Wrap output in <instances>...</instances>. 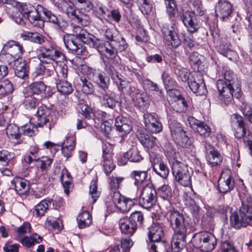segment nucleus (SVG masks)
Segmentation results:
<instances>
[{"mask_svg":"<svg viewBox=\"0 0 252 252\" xmlns=\"http://www.w3.org/2000/svg\"><path fill=\"white\" fill-rule=\"evenodd\" d=\"M176 93L177 95L175 97L174 101L172 102V107L176 112L182 113L186 110L188 106L187 103L178 91H173V94H176Z\"/></svg>","mask_w":252,"mask_h":252,"instance_id":"2f4dec72","label":"nucleus"},{"mask_svg":"<svg viewBox=\"0 0 252 252\" xmlns=\"http://www.w3.org/2000/svg\"><path fill=\"white\" fill-rule=\"evenodd\" d=\"M239 196L242 205L239 210L232 213L230 217V224L236 229L252 226V197L245 190H242Z\"/></svg>","mask_w":252,"mask_h":252,"instance_id":"f03ea898","label":"nucleus"},{"mask_svg":"<svg viewBox=\"0 0 252 252\" xmlns=\"http://www.w3.org/2000/svg\"><path fill=\"white\" fill-rule=\"evenodd\" d=\"M115 126L119 135L122 138L121 142H122L125 137L132 130L131 122L126 117L118 116L115 119Z\"/></svg>","mask_w":252,"mask_h":252,"instance_id":"6ab92c4d","label":"nucleus"},{"mask_svg":"<svg viewBox=\"0 0 252 252\" xmlns=\"http://www.w3.org/2000/svg\"><path fill=\"white\" fill-rule=\"evenodd\" d=\"M92 80L96 83L98 86L102 89L105 92L108 89L109 85V78L104 73H102L98 70L94 76H93Z\"/></svg>","mask_w":252,"mask_h":252,"instance_id":"f704fd0d","label":"nucleus"},{"mask_svg":"<svg viewBox=\"0 0 252 252\" xmlns=\"http://www.w3.org/2000/svg\"><path fill=\"white\" fill-rule=\"evenodd\" d=\"M26 98L24 103L27 109H35L38 105L40 98L32 95L31 96H25Z\"/></svg>","mask_w":252,"mask_h":252,"instance_id":"bf43d9fd","label":"nucleus"},{"mask_svg":"<svg viewBox=\"0 0 252 252\" xmlns=\"http://www.w3.org/2000/svg\"><path fill=\"white\" fill-rule=\"evenodd\" d=\"M133 244L132 241L129 237L123 238L121 240L122 252H120L119 246H116L109 252H128L132 246Z\"/></svg>","mask_w":252,"mask_h":252,"instance_id":"de8ad7c7","label":"nucleus"},{"mask_svg":"<svg viewBox=\"0 0 252 252\" xmlns=\"http://www.w3.org/2000/svg\"><path fill=\"white\" fill-rule=\"evenodd\" d=\"M129 94L131 96L135 107L142 111L146 110L149 105V101L147 95L135 87H130Z\"/></svg>","mask_w":252,"mask_h":252,"instance_id":"2eb2a0df","label":"nucleus"},{"mask_svg":"<svg viewBox=\"0 0 252 252\" xmlns=\"http://www.w3.org/2000/svg\"><path fill=\"white\" fill-rule=\"evenodd\" d=\"M39 51L40 53L38 57L41 62H51L57 65L59 63H62L65 60L64 55L53 47H41Z\"/></svg>","mask_w":252,"mask_h":252,"instance_id":"9b49d317","label":"nucleus"},{"mask_svg":"<svg viewBox=\"0 0 252 252\" xmlns=\"http://www.w3.org/2000/svg\"><path fill=\"white\" fill-rule=\"evenodd\" d=\"M47 86L42 81H35L31 83L29 86L24 90V96L36 95L41 99L45 94Z\"/></svg>","mask_w":252,"mask_h":252,"instance_id":"f3484780","label":"nucleus"},{"mask_svg":"<svg viewBox=\"0 0 252 252\" xmlns=\"http://www.w3.org/2000/svg\"><path fill=\"white\" fill-rule=\"evenodd\" d=\"M191 242L195 248L205 252L213 251L217 244V239L215 236L207 231L195 233Z\"/></svg>","mask_w":252,"mask_h":252,"instance_id":"423d86ee","label":"nucleus"},{"mask_svg":"<svg viewBox=\"0 0 252 252\" xmlns=\"http://www.w3.org/2000/svg\"><path fill=\"white\" fill-rule=\"evenodd\" d=\"M153 171L163 179H166L169 173V169L167 165L163 161H160L158 158H155L152 161Z\"/></svg>","mask_w":252,"mask_h":252,"instance_id":"bb28decb","label":"nucleus"},{"mask_svg":"<svg viewBox=\"0 0 252 252\" xmlns=\"http://www.w3.org/2000/svg\"><path fill=\"white\" fill-rule=\"evenodd\" d=\"M205 148L207 161L212 166L220 164L222 161V157L219 152L209 144H205Z\"/></svg>","mask_w":252,"mask_h":252,"instance_id":"b1692460","label":"nucleus"},{"mask_svg":"<svg viewBox=\"0 0 252 252\" xmlns=\"http://www.w3.org/2000/svg\"><path fill=\"white\" fill-rule=\"evenodd\" d=\"M111 45L112 42H105L96 37L91 47L95 49L106 58L113 60L116 58L117 54L113 45Z\"/></svg>","mask_w":252,"mask_h":252,"instance_id":"4468645a","label":"nucleus"},{"mask_svg":"<svg viewBox=\"0 0 252 252\" xmlns=\"http://www.w3.org/2000/svg\"><path fill=\"white\" fill-rule=\"evenodd\" d=\"M234 184V180L230 176L225 179L224 178H221L218 182L219 190L222 193H226L233 189Z\"/></svg>","mask_w":252,"mask_h":252,"instance_id":"72a5a7b5","label":"nucleus"},{"mask_svg":"<svg viewBox=\"0 0 252 252\" xmlns=\"http://www.w3.org/2000/svg\"><path fill=\"white\" fill-rule=\"evenodd\" d=\"M128 218L137 228L141 226L144 221L143 215L140 211L133 212Z\"/></svg>","mask_w":252,"mask_h":252,"instance_id":"4d7b16f0","label":"nucleus"},{"mask_svg":"<svg viewBox=\"0 0 252 252\" xmlns=\"http://www.w3.org/2000/svg\"><path fill=\"white\" fill-rule=\"evenodd\" d=\"M220 249L222 252H239L232 241L225 240L221 242Z\"/></svg>","mask_w":252,"mask_h":252,"instance_id":"338daca9","label":"nucleus"},{"mask_svg":"<svg viewBox=\"0 0 252 252\" xmlns=\"http://www.w3.org/2000/svg\"><path fill=\"white\" fill-rule=\"evenodd\" d=\"M51 204V201L49 199H44L35 206L33 213L36 217H40L44 215L47 210Z\"/></svg>","mask_w":252,"mask_h":252,"instance_id":"37998d69","label":"nucleus"},{"mask_svg":"<svg viewBox=\"0 0 252 252\" xmlns=\"http://www.w3.org/2000/svg\"><path fill=\"white\" fill-rule=\"evenodd\" d=\"M183 81H188L189 87L197 95H203L207 92L204 82L203 76L199 72H194L191 74H184L182 77Z\"/></svg>","mask_w":252,"mask_h":252,"instance_id":"6e6552de","label":"nucleus"},{"mask_svg":"<svg viewBox=\"0 0 252 252\" xmlns=\"http://www.w3.org/2000/svg\"><path fill=\"white\" fill-rule=\"evenodd\" d=\"M139 5V9L144 15H149L152 9V0H137Z\"/></svg>","mask_w":252,"mask_h":252,"instance_id":"603ef678","label":"nucleus"},{"mask_svg":"<svg viewBox=\"0 0 252 252\" xmlns=\"http://www.w3.org/2000/svg\"><path fill=\"white\" fill-rule=\"evenodd\" d=\"M157 194L155 189L151 184H147L140 191L139 197V205L146 209L152 208L156 202Z\"/></svg>","mask_w":252,"mask_h":252,"instance_id":"9d476101","label":"nucleus"},{"mask_svg":"<svg viewBox=\"0 0 252 252\" xmlns=\"http://www.w3.org/2000/svg\"><path fill=\"white\" fill-rule=\"evenodd\" d=\"M148 170L149 168H145L143 170H134L130 173V177L134 180L135 185H140L146 180Z\"/></svg>","mask_w":252,"mask_h":252,"instance_id":"ea45409f","label":"nucleus"},{"mask_svg":"<svg viewBox=\"0 0 252 252\" xmlns=\"http://www.w3.org/2000/svg\"><path fill=\"white\" fill-rule=\"evenodd\" d=\"M71 34L74 37H76V39L88 45L90 47L96 38L95 36L89 33L86 30L79 26L73 28V33Z\"/></svg>","mask_w":252,"mask_h":252,"instance_id":"412c9836","label":"nucleus"},{"mask_svg":"<svg viewBox=\"0 0 252 252\" xmlns=\"http://www.w3.org/2000/svg\"><path fill=\"white\" fill-rule=\"evenodd\" d=\"M12 67L16 76L18 77L25 79L29 76V69L26 62L22 59L12 62Z\"/></svg>","mask_w":252,"mask_h":252,"instance_id":"393cba45","label":"nucleus"},{"mask_svg":"<svg viewBox=\"0 0 252 252\" xmlns=\"http://www.w3.org/2000/svg\"><path fill=\"white\" fill-rule=\"evenodd\" d=\"M55 84L58 91L62 94L67 95L71 94L73 91L71 84L66 80H57Z\"/></svg>","mask_w":252,"mask_h":252,"instance_id":"e433bc0d","label":"nucleus"},{"mask_svg":"<svg viewBox=\"0 0 252 252\" xmlns=\"http://www.w3.org/2000/svg\"><path fill=\"white\" fill-rule=\"evenodd\" d=\"M163 235V227L158 223H153L149 228L148 237L151 243L160 240Z\"/></svg>","mask_w":252,"mask_h":252,"instance_id":"cd10ccee","label":"nucleus"},{"mask_svg":"<svg viewBox=\"0 0 252 252\" xmlns=\"http://www.w3.org/2000/svg\"><path fill=\"white\" fill-rule=\"evenodd\" d=\"M103 167L104 172L108 175L115 168V165L112 160L110 153H106L103 149Z\"/></svg>","mask_w":252,"mask_h":252,"instance_id":"c9c22d12","label":"nucleus"},{"mask_svg":"<svg viewBox=\"0 0 252 252\" xmlns=\"http://www.w3.org/2000/svg\"><path fill=\"white\" fill-rule=\"evenodd\" d=\"M161 32L164 39L169 42L173 48H177L181 44V40L175 31L174 28L172 25H163Z\"/></svg>","mask_w":252,"mask_h":252,"instance_id":"dca6fc26","label":"nucleus"},{"mask_svg":"<svg viewBox=\"0 0 252 252\" xmlns=\"http://www.w3.org/2000/svg\"><path fill=\"white\" fill-rule=\"evenodd\" d=\"M149 246L154 252H168V246L165 241L159 240L151 243Z\"/></svg>","mask_w":252,"mask_h":252,"instance_id":"13d9d810","label":"nucleus"},{"mask_svg":"<svg viewBox=\"0 0 252 252\" xmlns=\"http://www.w3.org/2000/svg\"><path fill=\"white\" fill-rule=\"evenodd\" d=\"M143 118L145 127L147 130L153 133H158L162 130L161 123L158 121L152 114L146 113L144 114Z\"/></svg>","mask_w":252,"mask_h":252,"instance_id":"aec40b11","label":"nucleus"},{"mask_svg":"<svg viewBox=\"0 0 252 252\" xmlns=\"http://www.w3.org/2000/svg\"><path fill=\"white\" fill-rule=\"evenodd\" d=\"M13 154L7 151L0 152V163L2 165H7L8 162L13 158Z\"/></svg>","mask_w":252,"mask_h":252,"instance_id":"774afa93","label":"nucleus"},{"mask_svg":"<svg viewBox=\"0 0 252 252\" xmlns=\"http://www.w3.org/2000/svg\"><path fill=\"white\" fill-rule=\"evenodd\" d=\"M166 6V13L170 17H174L177 6L175 0H164Z\"/></svg>","mask_w":252,"mask_h":252,"instance_id":"052dcab7","label":"nucleus"},{"mask_svg":"<svg viewBox=\"0 0 252 252\" xmlns=\"http://www.w3.org/2000/svg\"><path fill=\"white\" fill-rule=\"evenodd\" d=\"M82 83V92L86 94H92L94 92V86L93 84L86 79L85 77H81Z\"/></svg>","mask_w":252,"mask_h":252,"instance_id":"680f3d73","label":"nucleus"},{"mask_svg":"<svg viewBox=\"0 0 252 252\" xmlns=\"http://www.w3.org/2000/svg\"><path fill=\"white\" fill-rule=\"evenodd\" d=\"M37 162V166L42 172H46L50 168L53 162V159L47 156H43L41 158H38L35 159Z\"/></svg>","mask_w":252,"mask_h":252,"instance_id":"79ce46f5","label":"nucleus"},{"mask_svg":"<svg viewBox=\"0 0 252 252\" xmlns=\"http://www.w3.org/2000/svg\"><path fill=\"white\" fill-rule=\"evenodd\" d=\"M230 123L232 127L246 126L243 117L237 114H233L231 116Z\"/></svg>","mask_w":252,"mask_h":252,"instance_id":"0e129e2a","label":"nucleus"},{"mask_svg":"<svg viewBox=\"0 0 252 252\" xmlns=\"http://www.w3.org/2000/svg\"><path fill=\"white\" fill-rule=\"evenodd\" d=\"M51 114V110L44 105L38 107L36 112L37 122L36 126H43L49 120L48 117Z\"/></svg>","mask_w":252,"mask_h":252,"instance_id":"c85d7f7f","label":"nucleus"},{"mask_svg":"<svg viewBox=\"0 0 252 252\" xmlns=\"http://www.w3.org/2000/svg\"><path fill=\"white\" fill-rule=\"evenodd\" d=\"M78 111L88 120H93V109L89 105L84 103H80L78 105Z\"/></svg>","mask_w":252,"mask_h":252,"instance_id":"8fccbe9b","label":"nucleus"},{"mask_svg":"<svg viewBox=\"0 0 252 252\" xmlns=\"http://www.w3.org/2000/svg\"><path fill=\"white\" fill-rule=\"evenodd\" d=\"M14 90L13 84L8 79L0 81V99L11 94Z\"/></svg>","mask_w":252,"mask_h":252,"instance_id":"58836bf2","label":"nucleus"},{"mask_svg":"<svg viewBox=\"0 0 252 252\" xmlns=\"http://www.w3.org/2000/svg\"><path fill=\"white\" fill-rule=\"evenodd\" d=\"M137 137L143 146L148 149L153 148L156 144L155 137L145 133L143 131H138Z\"/></svg>","mask_w":252,"mask_h":252,"instance_id":"473e14b6","label":"nucleus"},{"mask_svg":"<svg viewBox=\"0 0 252 252\" xmlns=\"http://www.w3.org/2000/svg\"><path fill=\"white\" fill-rule=\"evenodd\" d=\"M162 79L164 85L167 88L171 90L170 94L173 93L171 88L176 86L175 80L166 72H164L162 75Z\"/></svg>","mask_w":252,"mask_h":252,"instance_id":"e2e57ef3","label":"nucleus"},{"mask_svg":"<svg viewBox=\"0 0 252 252\" xmlns=\"http://www.w3.org/2000/svg\"><path fill=\"white\" fill-rule=\"evenodd\" d=\"M62 153L66 159L70 158L75 147V140L72 137H70L63 141L61 145Z\"/></svg>","mask_w":252,"mask_h":252,"instance_id":"c756f323","label":"nucleus"},{"mask_svg":"<svg viewBox=\"0 0 252 252\" xmlns=\"http://www.w3.org/2000/svg\"><path fill=\"white\" fill-rule=\"evenodd\" d=\"M63 39L67 49L72 51L77 49L78 44L76 41V38L75 39L71 34L66 33L63 35Z\"/></svg>","mask_w":252,"mask_h":252,"instance_id":"09e8293b","label":"nucleus"},{"mask_svg":"<svg viewBox=\"0 0 252 252\" xmlns=\"http://www.w3.org/2000/svg\"><path fill=\"white\" fill-rule=\"evenodd\" d=\"M24 51L23 46L19 43L15 41H10L4 45L0 55L4 56L8 64H10L12 62L22 59Z\"/></svg>","mask_w":252,"mask_h":252,"instance_id":"1a4fd4ad","label":"nucleus"},{"mask_svg":"<svg viewBox=\"0 0 252 252\" xmlns=\"http://www.w3.org/2000/svg\"><path fill=\"white\" fill-rule=\"evenodd\" d=\"M204 60V57L196 52H193L189 56V61L191 65L194 66V69L199 70L201 69V64Z\"/></svg>","mask_w":252,"mask_h":252,"instance_id":"a18cd8bd","label":"nucleus"},{"mask_svg":"<svg viewBox=\"0 0 252 252\" xmlns=\"http://www.w3.org/2000/svg\"><path fill=\"white\" fill-rule=\"evenodd\" d=\"M90 193L93 199V203L95 202L100 195V192L97 190V180H94L91 182L90 186Z\"/></svg>","mask_w":252,"mask_h":252,"instance_id":"69168bd1","label":"nucleus"},{"mask_svg":"<svg viewBox=\"0 0 252 252\" xmlns=\"http://www.w3.org/2000/svg\"><path fill=\"white\" fill-rule=\"evenodd\" d=\"M11 187L14 188L17 193L19 195H24L27 193L30 190V184L28 180L19 178L15 177L11 181Z\"/></svg>","mask_w":252,"mask_h":252,"instance_id":"a878e982","label":"nucleus"},{"mask_svg":"<svg viewBox=\"0 0 252 252\" xmlns=\"http://www.w3.org/2000/svg\"><path fill=\"white\" fill-rule=\"evenodd\" d=\"M6 133L11 140H18L21 136L19 127L14 124H10L6 126Z\"/></svg>","mask_w":252,"mask_h":252,"instance_id":"a19ab883","label":"nucleus"},{"mask_svg":"<svg viewBox=\"0 0 252 252\" xmlns=\"http://www.w3.org/2000/svg\"><path fill=\"white\" fill-rule=\"evenodd\" d=\"M235 85H229L223 81V79H219L217 82V86L219 92V98L220 102L225 105L230 104L233 97L239 98L241 96V90L239 87Z\"/></svg>","mask_w":252,"mask_h":252,"instance_id":"20e7f679","label":"nucleus"},{"mask_svg":"<svg viewBox=\"0 0 252 252\" xmlns=\"http://www.w3.org/2000/svg\"><path fill=\"white\" fill-rule=\"evenodd\" d=\"M45 10L46 8L41 5L34 7L30 3H25L21 5L20 12L26 20L28 19L31 23L41 28L44 25V21L41 19L40 12L44 13Z\"/></svg>","mask_w":252,"mask_h":252,"instance_id":"39448f33","label":"nucleus"},{"mask_svg":"<svg viewBox=\"0 0 252 252\" xmlns=\"http://www.w3.org/2000/svg\"><path fill=\"white\" fill-rule=\"evenodd\" d=\"M99 98L102 100V105L105 107L113 109L116 106L117 101L110 96L106 92L102 93V95L99 96Z\"/></svg>","mask_w":252,"mask_h":252,"instance_id":"6e6d98bb","label":"nucleus"},{"mask_svg":"<svg viewBox=\"0 0 252 252\" xmlns=\"http://www.w3.org/2000/svg\"><path fill=\"white\" fill-rule=\"evenodd\" d=\"M47 22L53 24L54 28L58 31L64 32L68 26L67 21L61 16L58 17L51 11L46 9L44 11Z\"/></svg>","mask_w":252,"mask_h":252,"instance_id":"a211bd4d","label":"nucleus"},{"mask_svg":"<svg viewBox=\"0 0 252 252\" xmlns=\"http://www.w3.org/2000/svg\"><path fill=\"white\" fill-rule=\"evenodd\" d=\"M218 52L231 60L235 54V52L231 50L227 44H220L218 47Z\"/></svg>","mask_w":252,"mask_h":252,"instance_id":"5fc2aeb1","label":"nucleus"},{"mask_svg":"<svg viewBox=\"0 0 252 252\" xmlns=\"http://www.w3.org/2000/svg\"><path fill=\"white\" fill-rule=\"evenodd\" d=\"M167 219L174 232L171 241L172 250L179 252L186 246L188 222L184 215L177 211H170Z\"/></svg>","mask_w":252,"mask_h":252,"instance_id":"f257e3e1","label":"nucleus"},{"mask_svg":"<svg viewBox=\"0 0 252 252\" xmlns=\"http://www.w3.org/2000/svg\"><path fill=\"white\" fill-rule=\"evenodd\" d=\"M196 10H194L193 12L190 11H186L184 12L181 16V19L187 27L188 31L190 33H194L197 31L200 28V23L197 20L196 17L195 16V13L200 15H203L204 14V11L202 9V7H200L201 3L199 2Z\"/></svg>","mask_w":252,"mask_h":252,"instance_id":"f8f14e48","label":"nucleus"},{"mask_svg":"<svg viewBox=\"0 0 252 252\" xmlns=\"http://www.w3.org/2000/svg\"><path fill=\"white\" fill-rule=\"evenodd\" d=\"M170 135L178 146L183 148H188L191 144V140L184 130L181 123L172 118L168 121Z\"/></svg>","mask_w":252,"mask_h":252,"instance_id":"7ed1b4c3","label":"nucleus"},{"mask_svg":"<svg viewBox=\"0 0 252 252\" xmlns=\"http://www.w3.org/2000/svg\"><path fill=\"white\" fill-rule=\"evenodd\" d=\"M112 200L117 208L123 213L128 212L137 202L136 196L127 197L118 191L113 192Z\"/></svg>","mask_w":252,"mask_h":252,"instance_id":"ddd939ff","label":"nucleus"},{"mask_svg":"<svg viewBox=\"0 0 252 252\" xmlns=\"http://www.w3.org/2000/svg\"><path fill=\"white\" fill-rule=\"evenodd\" d=\"M120 229L122 232L129 236H132L137 229L136 227L127 217L123 218L119 222Z\"/></svg>","mask_w":252,"mask_h":252,"instance_id":"7c9ffc66","label":"nucleus"},{"mask_svg":"<svg viewBox=\"0 0 252 252\" xmlns=\"http://www.w3.org/2000/svg\"><path fill=\"white\" fill-rule=\"evenodd\" d=\"M232 12L231 4L225 0H220L216 6L215 12L217 17L223 21L229 17Z\"/></svg>","mask_w":252,"mask_h":252,"instance_id":"5701e85b","label":"nucleus"},{"mask_svg":"<svg viewBox=\"0 0 252 252\" xmlns=\"http://www.w3.org/2000/svg\"><path fill=\"white\" fill-rule=\"evenodd\" d=\"M172 172L175 181L184 187L191 186V175L186 164L175 160L172 163Z\"/></svg>","mask_w":252,"mask_h":252,"instance_id":"0eeeda50","label":"nucleus"},{"mask_svg":"<svg viewBox=\"0 0 252 252\" xmlns=\"http://www.w3.org/2000/svg\"><path fill=\"white\" fill-rule=\"evenodd\" d=\"M78 226L80 228L88 227L92 222V216L87 211L80 214L77 218Z\"/></svg>","mask_w":252,"mask_h":252,"instance_id":"4c0bfd02","label":"nucleus"},{"mask_svg":"<svg viewBox=\"0 0 252 252\" xmlns=\"http://www.w3.org/2000/svg\"><path fill=\"white\" fill-rule=\"evenodd\" d=\"M114 49L116 50V54L118 52H121L125 51L128 47L125 38L122 37L120 35L118 37L117 39L113 40L112 42Z\"/></svg>","mask_w":252,"mask_h":252,"instance_id":"3c124183","label":"nucleus"},{"mask_svg":"<svg viewBox=\"0 0 252 252\" xmlns=\"http://www.w3.org/2000/svg\"><path fill=\"white\" fill-rule=\"evenodd\" d=\"M119 68V64L115 62H108L105 65V71L113 80L121 75L118 72Z\"/></svg>","mask_w":252,"mask_h":252,"instance_id":"49530a36","label":"nucleus"},{"mask_svg":"<svg viewBox=\"0 0 252 252\" xmlns=\"http://www.w3.org/2000/svg\"><path fill=\"white\" fill-rule=\"evenodd\" d=\"M188 121L190 126L201 136L208 137L211 132V129L204 122L200 121L193 117H189Z\"/></svg>","mask_w":252,"mask_h":252,"instance_id":"4be33fe9","label":"nucleus"},{"mask_svg":"<svg viewBox=\"0 0 252 252\" xmlns=\"http://www.w3.org/2000/svg\"><path fill=\"white\" fill-rule=\"evenodd\" d=\"M124 157L130 161L133 162H138L143 159L139 151L136 148L130 149L125 154Z\"/></svg>","mask_w":252,"mask_h":252,"instance_id":"c03bdc74","label":"nucleus"},{"mask_svg":"<svg viewBox=\"0 0 252 252\" xmlns=\"http://www.w3.org/2000/svg\"><path fill=\"white\" fill-rule=\"evenodd\" d=\"M114 83L117 86L119 90L124 92L127 88H128L127 93L129 94V91L130 87H132L129 82L122 75L113 80Z\"/></svg>","mask_w":252,"mask_h":252,"instance_id":"864d4df0","label":"nucleus"}]
</instances>
